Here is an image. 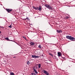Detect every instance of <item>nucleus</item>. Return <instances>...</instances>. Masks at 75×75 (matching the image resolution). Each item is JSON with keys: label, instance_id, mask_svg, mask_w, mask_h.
<instances>
[{"label": "nucleus", "instance_id": "nucleus-1", "mask_svg": "<svg viewBox=\"0 0 75 75\" xmlns=\"http://www.w3.org/2000/svg\"><path fill=\"white\" fill-rule=\"evenodd\" d=\"M66 38L67 39H69V40H70L73 41H74L75 40V38L71 36L67 35L66 36Z\"/></svg>", "mask_w": 75, "mask_h": 75}, {"label": "nucleus", "instance_id": "nucleus-2", "mask_svg": "<svg viewBox=\"0 0 75 75\" xmlns=\"http://www.w3.org/2000/svg\"><path fill=\"white\" fill-rule=\"evenodd\" d=\"M45 6L46 7H47V8L50 9V10H52V9H53L48 4H45Z\"/></svg>", "mask_w": 75, "mask_h": 75}, {"label": "nucleus", "instance_id": "nucleus-3", "mask_svg": "<svg viewBox=\"0 0 75 75\" xmlns=\"http://www.w3.org/2000/svg\"><path fill=\"white\" fill-rule=\"evenodd\" d=\"M43 72L44 74H46V75H49V73H48L47 71L44 70H43Z\"/></svg>", "mask_w": 75, "mask_h": 75}, {"label": "nucleus", "instance_id": "nucleus-4", "mask_svg": "<svg viewBox=\"0 0 75 75\" xmlns=\"http://www.w3.org/2000/svg\"><path fill=\"white\" fill-rule=\"evenodd\" d=\"M32 57L33 58H40V56H37L35 55H32Z\"/></svg>", "mask_w": 75, "mask_h": 75}, {"label": "nucleus", "instance_id": "nucleus-5", "mask_svg": "<svg viewBox=\"0 0 75 75\" xmlns=\"http://www.w3.org/2000/svg\"><path fill=\"white\" fill-rule=\"evenodd\" d=\"M6 11H8V13H10V12H11L12 10H13V9H6Z\"/></svg>", "mask_w": 75, "mask_h": 75}, {"label": "nucleus", "instance_id": "nucleus-6", "mask_svg": "<svg viewBox=\"0 0 75 75\" xmlns=\"http://www.w3.org/2000/svg\"><path fill=\"white\" fill-rule=\"evenodd\" d=\"M35 43L34 42H31L30 43V45L31 46H34Z\"/></svg>", "mask_w": 75, "mask_h": 75}, {"label": "nucleus", "instance_id": "nucleus-7", "mask_svg": "<svg viewBox=\"0 0 75 75\" xmlns=\"http://www.w3.org/2000/svg\"><path fill=\"white\" fill-rule=\"evenodd\" d=\"M57 33H62V30H57Z\"/></svg>", "mask_w": 75, "mask_h": 75}, {"label": "nucleus", "instance_id": "nucleus-8", "mask_svg": "<svg viewBox=\"0 0 75 75\" xmlns=\"http://www.w3.org/2000/svg\"><path fill=\"white\" fill-rule=\"evenodd\" d=\"M33 8L34 9H35V10H38V7H35L34 6H33Z\"/></svg>", "mask_w": 75, "mask_h": 75}, {"label": "nucleus", "instance_id": "nucleus-9", "mask_svg": "<svg viewBox=\"0 0 75 75\" xmlns=\"http://www.w3.org/2000/svg\"><path fill=\"white\" fill-rule=\"evenodd\" d=\"M57 54L58 57H61V53L60 52H58Z\"/></svg>", "mask_w": 75, "mask_h": 75}, {"label": "nucleus", "instance_id": "nucleus-10", "mask_svg": "<svg viewBox=\"0 0 75 75\" xmlns=\"http://www.w3.org/2000/svg\"><path fill=\"white\" fill-rule=\"evenodd\" d=\"M41 45H40L39 46H38V47H39V48H40V49H41L42 48V47H41Z\"/></svg>", "mask_w": 75, "mask_h": 75}, {"label": "nucleus", "instance_id": "nucleus-11", "mask_svg": "<svg viewBox=\"0 0 75 75\" xmlns=\"http://www.w3.org/2000/svg\"><path fill=\"white\" fill-rule=\"evenodd\" d=\"M42 8H41V7H40L39 8L38 7V10H39V11H41Z\"/></svg>", "mask_w": 75, "mask_h": 75}, {"label": "nucleus", "instance_id": "nucleus-12", "mask_svg": "<svg viewBox=\"0 0 75 75\" xmlns=\"http://www.w3.org/2000/svg\"><path fill=\"white\" fill-rule=\"evenodd\" d=\"M34 71H35V72L36 74H38V72H37V70H35V69H34Z\"/></svg>", "mask_w": 75, "mask_h": 75}, {"label": "nucleus", "instance_id": "nucleus-13", "mask_svg": "<svg viewBox=\"0 0 75 75\" xmlns=\"http://www.w3.org/2000/svg\"><path fill=\"white\" fill-rule=\"evenodd\" d=\"M49 55H50L51 56H52V57H53V55H52V54L51 53H49Z\"/></svg>", "mask_w": 75, "mask_h": 75}, {"label": "nucleus", "instance_id": "nucleus-14", "mask_svg": "<svg viewBox=\"0 0 75 75\" xmlns=\"http://www.w3.org/2000/svg\"><path fill=\"white\" fill-rule=\"evenodd\" d=\"M41 64H39V65H38L39 68H40L41 67Z\"/></svg>", "mask_w": 75, "mask_h": 75}, {"label": "nucleus", "instance_id": "nucleus-15", "mask_svg": "<svg viewBox=\"0 0 75 75\" xmlns=\"http://www.w3.org/2000/svg\"><path fill=\"white\" fill-rule=\"evenodd\" d=\"M10 74L11 75H14V74L12 72L10 73Z\"/></svg>", "mask_w": 75, "mask_h": 75}, {"label": "nucleus", "instance_id": "nucleus-16", "mask_svg": "<svg viewBox=\"0 0 75 75\" xmlns=\"http://www.w3.org/2000/svg\"><path fill=\"white\" fill-rule=\"evenodd\" d=\"M27 64L28 65H29L30 64V62H29V61H28V62L27 63Z\"/></svg>", "mask_w": 75, "mask_h": 75}, {"label": "nucleus", "instance_id": "nucleus-17", "mask_svg": "<svg viewBox=\"0 0 75 75\" xmlns=\"http://www.w3.org/2000/svg\"><path fill=\"white\" fill-rule=\"evenodd\" d=\"M5 39L6 40H9V39H8V38H5Z\"/></svg>", "mask_w": 75, "mask_h": 75}, {"label": "nucleus", "instance_id": "nucleus-18", "mask_svg": "<svg viewBox=\"0 0 75 75\" xmlns=\"http://www.w3.org/2000/svg\"><path fill=\"white\" fill-rule=\"evenodd\" d=\"M12 25H10V26H9L8 27H9V28H12Z\"/></svg>", "mask_w": 75, "mask_h": 75}, {"label": "nucleus", "instance_id": "nucleus-19", "mask_svg": "<svg viewBox=\"0 0 75 75\" xmlns=\"http://www.w3.org/2000/svg\"><path fill=\"white\" fill-rule=\"evenodd\" d=\"M23 38H24V39H25L26 40H26V37H25V36H23Z\"/></svg>", "mask_w": 75, "mask_h": 75}, {"label": "nucleus", "instance_id": "nucleus-20", "mask_svg": "<svg viewBox=\"0 0 75 75\" xmlns=\"http://www.w3.org/2000/svg\"><path fill=\"white\" fill-rule=\"evenodd\" d=\"M32 74L33 75H36V74H35V73H32Z\"/></svg>", "mask_w": 75, "mask_h": 75}, {"label": "nucleus", "instance_id": "nucleus-21", "mask_svg": "<svg viewBox=\"0 0 75 75\" xmlns=\"http://www.w3.org/2000/svg\"><path fill=\"white\" fill-rule=\"evenodd\" d=\"M26 19H27L28 20H29V19L28 18V17H27L26 18Z\"/></svg>", "mask_w": 75, "mask_h": 75}, {"label": "nucleus", "instance_id": "nucleus-22", "mask_svg": "<svg viewBox=\"0 0 75 75\" xmlns=\"http://www.w3.org/2000/svg\"><path fill=\"white\" fill-rule=\"evenodd\" d=\"M44 55L43 54L42 55V57H44Z\"/></svg>", "mask_w": 75, "mask_h": 75}, {"label": "nucleus", "instance_id": "nucleus-23", "mask_svg": "<svg viewBox=\"0 0 75 75\" xmlns=\"http://www.w3.org/2000/svg\"><path fill=\"white\" fill-rule=\"evenodd\" d=\"M52 44V45H53V44H51V43H50V44Z\"/></svg>", "mask_w": 75, "mask_h": 75}, {"label": "nucleus", "instance_id": "nucleus-24", "mask_svg": "<svg viewBox=\"0 0 75 75\" xmlns=\"http://www.w3.org/2000/svg\"><path fill=\"white\" fill-rule=\"evenodd\" d=\"M1 31H0V34H1Z\"/></svg>", "mask_w": 75, "mask_h": 75}, {"label": "nucleus", "instance_id": "nucleus-25", "mask_svg": "<svg viewBox=\"0 0 75 75\" xmlns=\"http://www.w3.org/2000/svg\"><path fill=\"white\" fill-rule=\"evenodd\" d=\"M26 18H25V19H24V20H26Z\"/></svg>", "mask_w": 75, "mask_h": 75}, {"label": "nucleus", "instance_id": "nucleus-26", "mask_svg": "<svg viewBox=\"0 0 75 75\" xmlns=\"http://www.w3.org/2000/svg\"><path fill=\"white\" fill-rule=\"evenodd\" d=\"M67 18H68V17H67Z\"/></svg>", "mask_w": 75, "mask_h": 75}, {"label": "nucleus", "instance_id": "nucleus-27", "mask_svg": "<svg viewBox=\"0 0 75 75\" xmlns=\"http://www.w3.org/2000/svg\"><path fill=\"white\" fill-rule=\"evenodd\" d=\"M40 6V7H41V6Z\"/></svg>", "mask_w": 75, "mask_h": 75}]
</instances>
